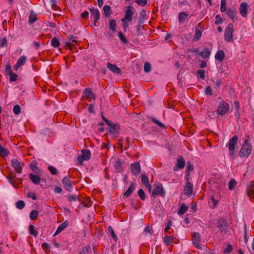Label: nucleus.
I'll use <instances>...</instances> for the list:
<instances>
[{"label":"nucleus","mask_w":254,"mask_h":254,"mask_svg":"<svg viewBox=\"0 0 254 254\" xmlns=\"http://www.w3.org/2000/svg\"><path fill=\"white\" fill-rule=\"evenodd\" d=\"M150 119L152 120V121L156 125H157L158 127H159L160 128H166V127L165 126V125H164L163 124H162L161 122H160L159 121H158V120H157L156 119L154 118H150Z\"/></svg>","instance_id":"37"},{"label":"nucleus","mask_w":254,"mask_h":254,"mask_svg":"<svg viewBox=\"0 0 254 254\" xmlns=\"http://www.w3.org/2000/svg\"><path fill=\"white\" fill-rule=\"evenodd\" d=\"M103 11L105 16L107 17H109L110 15L112 13V11L111 7L108 5H105L103 7Z\"/></svg>","instance_id":"30"},{"label":"nucleus","mask_w":254,"mask_h":254,"mask_svg":"<svg viewBox=\"0 0 254 254\" xmlns=\"http://www.w3.org/2000/svg\"><path fill=\"white\" fill-rule=\"evenodd\" d=\"M83 93L84 96L88 99L92 98L95 99V94L92 92L91 88H87L83 90Z\"/></svg>","instance_id":"19"},{"label":"nucleus","mask_w":254,"mask_h":254,"mask_svg":"<svg viewBox=\"0 0 254 254\" xmlns=\"http://www.w3.org/2000/svg\"><path fill=\"white\" fill-rule=\"evenodd\" d=\"M141 182L145 186L149 184L148 178L145 175H141Z\"/></svg>","instance_id":"49"},{"label":"nucleus","mask_w":254,"mask_h":254,"mask_svg":"<svg viewBox=\"0 0 254 254\" xmlns=\"http://www.w3.org/2000/svg\"><path fill=\"white\" fill-rule=\"evenodd\" d=\"M137 193H138V195L139 196V197H140V198L141 199V200H145L146 196H145V193H144L143 189H140L138 190Z\"/></svg>","instance_id":"50"},{"label":"nucleus","mask_w":254,"mask_h":254,"mask_svg":"<svg viewBox=\"0 0 254 254\" xmlns=\"http://www.w3.org/2000/svg\"><path fill=\"white\" fill-rule=\"evenodd\" d=\"M82 158H84L85 161L89 160L90 159L91 153L88 149H82L81 150Z\"/></svg>","instance_id":"27"},{"label":"nucleus","mask_w":254,"mask_h":254,"mask_svg":"<svg viewBox=\"0 0 254 254\" xmlns=\"http://www.w3.org/2000/svg\"><path fill=\"white\" fill-rule=\"evenodd\" d=\"M37 20L36 14H34L33 11H31L29 16L28 23L30 24H33Z\"/></svg>","instance_id":"35"},{"label":"nucleus","mask_w":254,"mask_h":254,"mask_svg":"<svg viewBox=\"0 0 254 254\" xmlns=\"http://www.w3.org/2000/svg\"><path fill=\"white\" fill-rule=\"evenodd\" d=\"M26 57L25 56H21L17 61V63L22 65L24 64L26 61Z\"/></svg>","instance_id":"57"},{"label":"nucleus","mask_w":254,"mask_h":254,"mask_svg":"<svg viewBox=\"0 0 254 254\" xmlns=\"http://www.w3.org/2000/svg\"><path fill=\"white\" fill-rule=\"evenodd\" d=\"M89 10L91 13V17L93 18L94 25L97 26V22L99 20L100 17V11L97 8L94 7L89 8Z\"/></svg>","instance_id":"9"},{"label":"nucleus","mask_w":254,"mask_h":254,"mask_svg":"<svg viewBox=\"0 0 254 254\" xmlns=\"http://www.w3.org/2000/svg\"><path fill=\"white\" fill-rule=\"evenodd\" d=\"M135 11V9L131 5H129L127 6L125 12V16L124 18L121 19L122 21L124 23H125L126 21L128 22L131 21L132 20V16Z\"/></svg>","instance_id":"5"},{"label":"nucleus","mask_w":254,"mask_h":254,"mask_svg":"<svg viewBox=\"0 0 254 254\" xmlns=\"http://www.w3.org/2000/svg\"><path fill=\"white\" fill-rule=\"evenodd\" d=\"M236 185H237V182L236 181V180L234 179H231L229 181V184H228L229 189L231 190H233L234 189V188H235Z\"/></svg>","instance_id":"38"},{"label":"nucleus","mask_w":254,"mask_h":254,"mask_svg":"<svg viewBox=\"0 0 254 254\" xmlns=\"http://www.w3.org/2000/svg\"><path fill=\"white\" fill-rule=\"evenodd\" d=\"M154 189L153 191L151 196H155V195H159L164 197L165 195V192L163 188L162 185L160 183L154 185Z\"/></svg>","instance_id":"8"},{"label":"nucleus","mask_w":254,"mask_h":254,"mask_svg":"<svg viewBox=\"0 0 254 254\" xmlns=\"http://www.w3.org/2000/svg\"><path fill=\"white\" fill-rule=\"evenodd\" d=\"M109 127L108 128L109 132L113 135V137L119 136L120 131V126L117 124L113 123L112 122L108 125Z\"/></svg>","instance_id":"7"},{"label":"nucleus","mask_w":254,"mask_h":254,"mask_svg":"<svg viewBox=\"0 0 254 254\" xmlns=\"http://www.w3.org/2000/svg\"><path fill=\"white\" fill-rule=\"evenodd\" d=\"M108 232L111 236L113 240L117 242L118 240V237L116 235L114 230L112 226H109L107 229Z\"/></svg>","instance_id":"31"},{"label":"nucleus","mask_w":254,"mask_h":254,"mask_svg":"<svg viewBox=\"0 0 254 254\" xmlns=\"http://www.w3.org/2000/svg\"><path fill=\"white\" fill-rule=\"evenodd\" d=\"M229 105L222 101L220 102L217 107V114L223 116L226 114L229 110Z\"/></svg>","instance_id":"4"},{"label":"nucleus","mask_w":254,"mask_h":254,"mask_svg":"<svg viewBox=\"0 0 254 254\" xmlns=\"http://www.w3.org/2000/svg\"><path fill=\"white\" fill-rule=\"evenodd\" d=\"M236 13H237V11L235 8L229 9L227 12V15L232 20H233L235 18Z\"/></svg>","instance_id":"34"},{"label":"nucleus","mask_w":254,"mask_h":254,"mask_svg":"<svg viewBox=\"0 0 254 254\" xmlns=\"http://www.w3.org/2000/svg\"><path fill=\"white\" fill-rule=\"evenodd\" d=\"M225 55L223 50H218L215 55V59L216 61L222 62L225 59Z\"/></svg>","instance_id":"21"},{"label":"nucleus","mask_w":254,"mask_h":254,"mask_svg":"<svg viewBox=\"0 0 254 254\" xmlns=\"http://www.w3.org/2000/svg\"><path fill=\"white\" fill-rule=\"evenodd\" d=\"M135 189L134 185L133 183H130V185L128 188V189L126 190V191L124 193V197L127 198L130 196V195L132 193L134 190Z\"/></svg>","instance_id":"23"},{"label":"nucleus","mask_w":254,"mask_h":254,"mask_svg":"<svg viewBox=\"0 0 254 254\" xmlns=\"http://www.w3.org/2000/svg\"><path fill=\"white\" fill-rule=\"evenodd\" d=\"M8 75L10 76V79H9L10 82L15 81L17 80V74L14 73L12 72L11 73H10V74H9Z\"/></svg>","instance_id":"58"},{"label":"nucleus","mask_w":254,"mask_h":254,"mask_svg":"<svg viewBox=\"0 0 254 254\" xmlns=\"http://www.w3.org/2000/svg\"><path fill=\"white\" fill-rule=\"evenodd\" d=\"M204 92L205 94L207 96H211L212 95V91L210 86H206Z\"/></svg>","instance_id":"59"},{"label":"nucleus","mask_w":254,"mask_h":254,"mask_svg":"<svg viewBox=\"0 0 254 254\" xmlns=\"http://www.w3.org/2000/svg\"><path fill=\"white\" fill-rule=\"evenodd\" d=\"M144 232L149 233V234L151 235L153 232V229L151 226H147L146 227L144 230Z\"/></svg>","instance_id":"63"},{"label":"nucleus","mask_w":254,"mask_h":254,"mask_svg":"<svg viewBox=\"0 0 254 254\" xmlns=\"http://www.w3.org/2000/svg\"><path fill=\"white\" fill-rule=\"evenodd\" d=\"M69 224V222L67 220L64 221L63 223H61L59 227H58L55 233V235L58 234L62 231H63Z\"/></svg>","instance_id":"22"},{"label":"nucleus","mask_w":254,"mask_h":254,"mask_svg":"<svg viewBox=\"0 0 254 254\" xmlns=\"http://www.w3.org/2000/svg\"><path fill=\"white\" fill-rule=\"evenodd\" d=\"M29 167L31 170L33 171L36 174H39L40 172V170L39 168L36 166V164L34 163H30L29 165Z\"/></svg>","instance_id":"39"},{"label":"nucleus","mask_w":254,"mask_h":254,"mask_svg":"<svg viewBox=\"0 0 254 254\" xmlns=\"http://www.w3.org/2000/svg\"><path fill=\"white\" fill-rule=\"evenodd\" d=\"M200 235L199 233L193 232L192 234V241L194 246L197 249L202 250V248L199 245Z\"/></svg>","instance_id":"10"},{"label":"nucleus","mask_w":254,"mask_h":254,"mask_svg":"<svg viewBox=\"0 0 254 254\" xmlns=\"http://www.w3.org/2000/svg\"><path fill=\"white\" fill-rule=\"evenodd\" d=\"M194 169L193 165L190 161L187 162V168L185 173H190V171H193Z\"/></svg>","instance_id":"45"},{"label":"nucleus","mask_w":254,"mask_h":254,"mask_svg":"<svg viewBox=\"0 0 254 254\" xmlns=\"http://www.w3.org/2000/svg\"><path fill=\"white\" fill-rule=\"evenodd\" d=\"M109 26L111 30H112L113 32H116L117 25L115 20L110 19Z\"/></svg>","instance_id":"28"},{"label":"nucleus","mask_w":254,"mask_h":254,"mask_svg":"<svg viewBox=\"0 0 254 254\" xmlns=\"http://www.w3.org/2000/svg\"><path fill=\"white\" fill-rule=\"evenodd\" d=\"M12 166L14 168L17 173H22V167L20 165V162L16 159H12L11 161Z\"/></svg>","instance_id":"14"},{"label":"nucleus","mask_w":254,"mask_h":254,"mask_svg":"<svg viewBox=\"0 0 254 254\" xmlns=\"http://www.w3.org/2000/svg\"><path fill=\"white\" fill-rule=\"evenodd\" d=\"M60 43L58 39L55 37L51 40V45L54 48H58L59 47Z\"/></svg>","instance_id":"44"},{"label":"nucleus","mask_w":254,"mask_h":254,"mask_svg":"<svg viewBox=\"0 0 254 254\" xmlns=\"http://www.w3.org/2000/svg\"><path fill=\"white\" fill-rule=\"evenodd\" d=\"M29 178L34 185H39L41 182H46L44 179H42L39 176L32 173H30L29 174Z\"/></svg>","instance_id":"11"},{"label":"nucleus","mask_w":254,"mask_h":254,"mask_svg":"<svg viewBox=\"0 0 254 254\" xmlns=\"http://www.w3.org/2000/svg\"><path fill=\"white\" fill-rule=\"evenodd\" d=\"M119 37L120 40L122 41L124 43L127 44L128 43L127 40L126 39L121 31L119 33Z\"/></svg>","instance_id":"53"},{"label":"nucleus","mask_w":254,"mask_h":254,"mask_svg":"<svg viewBox=\"0 0 254 254\" xmlns=\"http://www.w3.org/2000/svg\"><path fill=\"white\" fill-rule=\"evenodd\" d=\"M188 14L185 12H181L179 14L178 20L180 23H182L185 20Z\"/></svg>","instance_id":"33"},{"label":"nucleus","mask_w":254,"mask_h":254,"mask_svg":"<svg viewBox=\"0 0 254 254\" xmlns=\"http://www.w3.org/2000/svg\"><path fill=\"white\" fill-rule=\"evenodd\" d=\"M69 42H66L65 43V45L68 48L70 49L72 48V47L73 46H74V45L73 44L71 43L70 42L76 43L77 42L76 38L73 36H71L69 37Z\"/></svg>","instance_id":"32"},{"label":"nucleus","mask_w":254,"mask_h":254,"mask_svg":"<svg viewBox=\"0 0 254 254\" xmlns=\"http://www.w3.org/2000/svg\"><path fill=\"white\" fill-rule=\"evenodd\" d=\"M233 251L232 245L228 244L227 247L224 250L223 252L225 254H229Z\"/></svg>","instance_id":"51"},{"label":"nucleus","mask_w":254,"mask_h":254,"mask_svg":"<svg viewBox=\"0 0 254 254\" xmlns=\"http://www.w3.org/2000/svg\"><path fill=\"white\" fill-rule=\"evenodd\" d=\"M217 227L221 234L225 235L228 231L229 224L225 218L221 217L217 220Z\"/></svg>","instance_id":"2"},{"label":"nucleus","mask_w":254,"mask_h":254,"mask_svg":"<svg viewBox=\"0 0 254 254\" xmlns=\"http://www.w3.org/2000/svg\"><path fill=\"white\" fill-rule=\"evenodd\" d=\"M188 207L186 206L184 203L182 204L179 210L178 211V214L183 215L185 214L186 211L188 210Z\"/></svg>","instance_id":"36"},{"label":"nucleus","mask_w":254,"mask_h":254,"mask_svg":"<svg viewBox=\"0 0 254 254\" xmlns=\"http://www.w3.org/2000/svg\"><path fill=\"white\" fill-rule=\"evenodd\" d=\"M29 233L33 235L34 237H36L38 235V232L35 230L33 225H30L29 226Z\"/></svg>","instance_id":"41"},{"label":"nucleus","mask_w":254,"mask_h":254,"mask_svg":"<svg viewBox=\"0 0 254 254\" xmlns=\"http://www.w3.org/2000/svg\"><path fill=\"white\" fill-rule=\"evenodd\" d=\"M123 163L120 159H118L115 163L114 167L117 172H121L123 170Z\"/></svg>","instance_id":"24"},{"label":"nucleus","mask_w":254,"mask_h":254,"mask_svg":"<svg viewBox=\"0 0 254 254\" xmlns=\"http://www.w3.org/2000/svg\"><path fill=\"white\" fill-rule=\"evenodd\" d=\"M62 182L63 187L65 190L68 192H71L72 191L73 185H75V184L74 182L71 181L68 177H64Z\"/></svg>","instance_id":"6"},{"label":"nucleus","mask_w":254,"mask_h":254,"mask_svg":"<svg viewBox=\"0 0 254 254\" xmlns=\"http://www.w3.org/2000/svg\"><path fill=\"white\" fill-rule=\"evenodd\" d=\"M238 137L236 135H234L228 142L229 150H235L236 146L238 144Z\"/></svg>","instance_id":"15"},{"label":"nucleus","mask_w":254,"mask_h":254,"mask_svg":"<svg viewBox=\"0 0 254 254\" xmlns=\"http://www.w3.org/2000/svg\"><path fill=\"white\" fill-rule=\"evenodd\" d=\"M254 193V184L253 182H250L247 186V194L251 198L252 195Z\"/></svg>","instance_id":"20"},{"label":"nucleus","mask_w":254,"mask_h":254,"mask_svg":"<svg viewBox=\"0 0 254 254\" xmlns=\"http://www.w3.org/2000/svg\"><path fill=\"white\" fill-rule=\"evenodd\" d=\"M253 146L248 140H244L239 152V155L242 158H248L252 151Z\"/></svg>","instance_id":"1"},{"label":"nucleus","mask_w":254,"mask_h":254,"mask_svg":"<svg viewBox=\"0 0 254 254\" xmlns=\"http://www.w3.org/2000/svg\"><path fill=\"white\" fill-rule=\"evenodd\" d=\"M185 166V161L184 159L181 156L180 158L177 159V164L174 167V171H177L179 169H182Z\"/></svg>","instance_id":"16"},{"label":"nucleus","mask_w":254,"mask_h":254,"mask_svg":"<svg viewBox=\"0 0 254 254\" xmlns=\"http://www.w3.org/2000/svg\"><path fill=\"white\" fill-rule=\"evenodd\" d=\"M21 111V108L19 105H16L13 107V112L15 115H18Z\"/></svg>","instance_id":"56"},{"label":"nucleus","mask_w":254,"mask_h":254,"mask_svg":"<svg viewBox=\"0 0 254 254\" xmlns=\"http://www.w3.org/2000/svg\"><path fill=\"white\" fill-rule=\"evenodd\" d=\"M9 152L8 150L0 144V155L2 157H5L7 156Z\"/></svg>","instance_id":"42"},{"label":"nucleus","mask_w":254,"mask_h":254,"mask_svg":"<svg viewBox=\"0 0 254 254\" xmlns=\"http://www.w3.org/2000/svg\"><path fill=\"white\" fill-rule=\"evenodd\" d=\"M130 170L131 173L136 176L138 175L141 171L140 164L138 162H135L130 165Z\"/></svg>","instance_id":"12"},{"label":"nucleus","mask_w":254,"mask_h":254,"mask_svg":"<svg viewBox=\"0 0 254 254\" xmlns=\"http://www.w3.org/2000/svg\"><path fill=\"white\" fill-rule=\"evenodd\" d=\"M174 239V237L173 236H166L163 238V241L166 245H169L172 242Z\"/></svg>","instance_id":"40"},{"label":"nucleus","mask_w":254,"mask_h":254,"mask_svg":"<svg viewBox=\"0 0 254 254\" xmlns=\"http://www.w3.org/2000/svg\"><path fill=\"white\" fill-rule=\"evenodd\" d=\"M196 74L201 79L205 78V71L203 69H199L196 71Z\"/></svg>","instance_id":"55"},{"label":"nucleus","mask_w":254,"mask_h":254,"mask_svg":"<svg viewBox=\"0 0 254 254\" xmlns=\"http://www.w3.org/2000/svg\"><path fill=\"white\" fill-rule=\"evenodd\" d=\"M48 170L50 172L51 174H52V175L57 174V170L55 167H54L52 166H50L48 167Z\"/></svg>","instance_id":"60"},{"label":"nucleus","mask_w":254,"mask_h":254,"mask_svg":"<svg viewBox=\"0 0 254 254\" xmlns=\"http://www.w3.org/2000/svg\"><path fill=\"white\" fill-rule=\"evenodd\" d=\"M16 206L17 209H22L25 206V202L23 200H19L16 203Z\"/></svg>","instance_id":"48"},{"label":"nucleus","mask_w":254,"mask_h":254,"mask_svg":"<svg viewBox=\"0 0 254 254\" xmlns=\"http://www.w3.org/2000/svg\"><path fill=\"white\" fill-rule=\"evenodd\" d=\"M222 81L221 79H217L216 80V81L214 82V88L217 91H219V90L220 89V87L221 85L222 84Z\"/></svg>","instance_id":"46"},{"label":"nucleus","mask_w":254,"mask_h":254,"mask_svg":"<svg viewBox=\"0 0 254 254\" xmlns=\"http://www.w3.org/2000/svg\"><path fill=\"white\" fill-rule=\"evenodd\" d=\"M199 54L202 58L206 59L210 56L211 52L208 48H205Z\"/></svg>","instance_id":"29"},{"label":"nucleus","mask_w":254,"mask_h":254,"mask_svg":"<svg viewBox=\"0 0 254 254\" xmlns=\"http://www.w3.org/2000/svg\"><path fill=\"white\" fill-rule=\"evenodd\" d=\"M202 31L199 29L197 27H195V34L193 38V41H198L201 38Z\"/></svg>","instance_id":"25"},{"label":"nucleus","mask_w":254,"mask_h":254,"mask_svg":"<svg viewBox=\"0 0 254 254\" xmlns=\"http://www.w3.org/2000/svg\"><path fill=\"white\" fill-rule=\"evenodd\" d=\"M247 3L245 2H243L241 3L240 6L239 8V11L241 15L243 17H246L248 13V9H247Z\"/></svg>","instance_id":"18"},{"label":"nucleus","mask_w":254,"mask_h":254,"mask_svg":"<svg viewBox=\"0 0 254 254\" xmlns=\"http://www.w3.org/2000/svg\"><path fill=\"white\" fill-rule=\"evenodd\" d=\"M215 18L216 20L215 21V24L217 25H219L223 22V19L219 15H216Z\"/></svg>","instance_id":"62"},{"label":"nucleus","mask_w":254,"mask_h":254,"mask_svg":"<svg viewBox=\"0 0 254 254\" xmlns=\"http://www.w3.org/2000/svg\"><path fill=\"white\" fill-rule=\"evenodd\" d=\"M146 17V10L144 9H142L139 13V16L138 17V23L140 24H143Z\"/></svg>","instance_id":"26"},{"label":"nucleus","mask_w":254,"mask_h":254,"mask_svg":"<svg viewBox=\"0 0 254 254\" xmlns=\"http://www.w3.org/2000/svg\"><path fill=\"white\" fill-rule=\"evenodd\" d=\"M151 64L148 62H145L144 65V71L146 73H148L151 71Z\"/></svg>","instance_id":"47"},{"label":"nucleus","mask_w":254,"mask_h":254,"mask_svg":"<svg viewBox=\"0 0 254 254\" xmlns=\"http://www.w3.org/2000/svg\"><path fill=\"white\" fill-rule=\"evenodd\" d=\"M30 218L32 220H34L37 219L38 216V212L36 210H32L30 213Z\"/></svg>","instance_id":"43"},{"label":"nucleus","mask_w":254,"mask_h":254,"mask_svg":"<svg viewBox=\"0 0 254 254\" xmlns=\"http://www.w3.org/2000/svg\"><path fill=\"white\" fill-rule=\"evenodd\" d=\"M226 1L225 0H221V3L220 6V11L222 12H224L226 10Z\"/></svg>","instance_id":"54"},{"label":"nucleus","mask_w":254,"mask_h":254,"mask_svg":"<svg viewBox=\"0 0 254 254\" xmlns=\"http://www.w3.org/2000/svg\"><path fill=\"white\" fill-rule=\"evenodd\" d=\"M107 67L114 73H116L118 75H121L122 74L121 69L115 64H112L110 62H108L107 64Z\"/></svg>","instance_id":"13"},{"label":"nucleus","mask_w":254,"mask_h":254,"mask_svg":"<svg viewBox=\"0 0 254 254\" xmlns=\"http://www.w3.org/2000/svg\"><path fill=\"white\" fill-rule=\"evenodd\" d=\"M66 197L69 202H72V201L74 202V201H76L77 199V197L75 195H73L72 194H70L66 196Z\"/></svg>","instance_id":"52"},{"label":"nucleus","mask_w":254,"mask_h":254,"mask_svg":"<svg viewBox=\"0 0 254 254\" xmlns=\"http://www.w3.org/2000/svg\"><path fill=\"white\" fill-rule=\"evenodd\" d=\"M135 2L139 5L145 6L147 4V0H135Z\"/></svg>","instance_id":"61"},{"label":"nucleus","mask_w":254,"mask_h":254,"mask_svg":"<svg viewBox=\"0 0 254 254\" xmlns=\"http://www.w3.org/2000/svg\"><path fill=\"white\" fill-rule=\"evenodd\" d=\"M54 191L56 193H61L63 191V189L59 186H55L54 187Z\"/></svg>","instance_id":"64"},{"label":"nucleus","mask_w":254,"mask_h":254,"mask_svg":"<svg viewBox=\"0 0 254 254\" xmlns=\"http://www.w3.org/2000/svg\"><path fill=\"white\" fill-rule=\"evenodd\" d=\"M193 190V185L191 182H187L185 187L184 194L187 196H190Z\"/></svg>","instance_id":"17"},{"label":"nucleus","mask_w":254,"mask_h":254,"mask_svg":"<svg viewBox=\"0 0 254 254\" xmlns=\"http://www.w3.org/2000/svg\"><path fill=\"white\" fill-rule=\"evenodd\" d=\"M233 24L229 23L225 30L224 40L227 42H232L234 40L233 36Z\"/></svg>","instance_id":"3"}]
</instances>
